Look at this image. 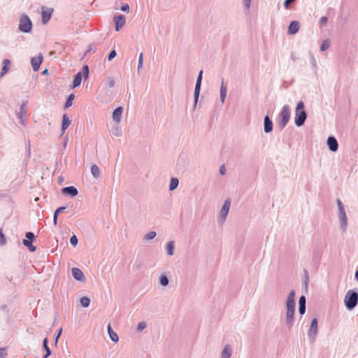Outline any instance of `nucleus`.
I'll return each instance as SVG.
<instances>
[{"mask_svg":"<svg viewBox=\"0 0 358 358\" xmlns=\"http://www.w3.org/2000/svg\"><path fill=\"white\" fill-rule=\"evenodd\" d=\"M295 292L294 290L289 292L288 296L286 306H287V322L289 324H292L294 320V315L295 311Z\"/></svg>","mask_w":358,"mask_h":358,"instance_id":"1","label":"nucleus"},{"mask_svg":"<svg viewBox=\"0 0 358 358\" xmlns=\"http://www.w3.org/2000/svg\"><path fill=\"white\" fill-rule=\"evenodd\" d=\"M306 113L304 109V104L303 101H299L295 109V124L300 127L301 126L306 119Z\"/></svg>","mask_w":358,"mask_h":358,"instance_id":"2","label":"nucleus"},{"mask_svg":"<svg viewBox=\"0 0 358 358\" xmlns=\"http://www.w3.org/2000/svg\"><path fill=\"white\" fill-rule=\"evenodd\" d=\"M344 301L346 308L349 310H352L357 304L358 294L352 290H349L345 296Z\"/></svg>","mask_w":358,"mask_h":358,"instance_id":"3","label":"nucleus"},{"mask_svg":"<svg viewBox=\"0 0 358 358\" xmlns=\"http://www.w3.org/2000/svg\"><path fill=\"white\" fill-rule=\"evenodd\" d=\"M20 30L23 32H29L32 28V23L29 17L25 15H23L20 21Z\"/></svg>","mask_w":358,"mask_h":358,"instance_id":"4","label":"nucleus"},{"mask_svg":"<svg viewBox=\"0 0 358 358\" xmlns=\"http://www.w3.org/2000/svg\"><path fill=\"white\" fill-rule=\"evenodd\" d=\"M280 117L282 126L285 127L290 117V108L288 106L285 105L283 106L280 112Z\"/></svg>","mask_w":358,"mask_h":358,"instance_id":"5","label":"nucleus"},{"mask_svg":"<svg viewBox=\"0 0 358 358\" xmlns=\"http://www.w3.org/2000/svg\"><path fill=\"white\" fill-rule=\"evenodd\" d=\"M26 238L27 239H24L22 243L27 246L31 252H34L36 250V248L33 245L31 241L34 238V234L32 232H27Z\"/></svg>","mask_w":358,"mask_h":358,"instance_id":"6","label":"nucleus"},{"mask_svg":"<svg viewBox=\"0 0 358 358\" xmlns=\"http://www.w3.org/2000/svg\"><path fill=\"white\" fill-rule=\"evenodd\" d=\"M202 74H203V71L201 70L199 72V76H198V78H197V80H196V86H195V90H194V97H195V101L196 102L198 100L200 88H201V80H202Z\"/></svg>","mask_w":358,"mask_h":358,"instance_id":"7","label":"nucleus"},{"mask_svg":"<svg viewBox=\"0 0 358 358\" xmlns=\"http://www.w3.org/2000/svg\"><path fill=\"white\" fill-rule=\"evenodd\" d=\"M53 10L52 8H42V20L44 24H46L51 17Z\"/></svg>","mask_w":358,"mask_h":358,"instance_id":"8","label":"nucleus"},{"mask_svg":"<svg viewBox=\"0 0 358 358\" xmlns=\"http://www.w3.org/2000/svg\"><path fill=\"white\" fill-rule=\"evenodd\" d=\"M230 205H231V201L230 199H227L224 203V205L220 210V215L221 217H222L223 220L225 219L228 212H229V208H230Z\"/></svg>","mask_w":358,"mask_h":358,"instance_id":"9","label":"nucleus"},{"mask_svg":"<svg viewBox=\"0 0 358 358\" xmlns=\"http://www.w3.org/2000/svg\"><path fill=\"white\" fill-rule=\"evenodd\" d=\"M317 333V320L314 318L310 324L308 334L310 336L314 338Z\"/></svg>","mask_w":358,"mask_h":358,"instance_id":"10","label":"nucleus"},{"mask_svg":"<svg viewBox=\"0 0 358 358\" xmlns=\"http://www.w3.org/2000/svg\"><path fill=\"white\" fill-rule=\"evenodd\" d=\"M115 21L116 31H119L120 28L124 27L126 22L125 17L123 15H118L115 17Z\"/></svg>","mask_w":358,"mask_h":358,"instance_id":"11","label":"nucleus"},{"mask_svg":"<svg viewBox=\"0 0 358 358\" xmlns=\"http://www.w3.org/2000/svg\"><path fill=\"white\" fill-rule=\"evenodd\" d=\"M72 275L75 279L77 280L83 281L85 279L83 271L78 268H72Z\"/></svg>","mask_w":358,"mask_h":358,"instance_id":"12","label":"nucleus"},{"mask_svg":"<svg viewBox=\"0 0 358 358\" xmlns=\"http://www.w3.org/2000/svg\"><path fill=\"white\" fill-rule=\"evenodd\" d=\"M62 193L64 194H69L71 196H75L78 194L77 189L73 186L66 187L62 189Z\"/></svg>","mask_w":358,"mask_h":358,"instance_id":"13","label":"nucleus"},{"mask_svg":"<svg viewBox=\"0 0 358 358\" xmlns=\"http://www.w3.org/2000/svg\"><path fill=\"white\" fill-rule=\"evenodd\" d=\"M299 29V23L297 21H292L288 27V34H294Z\"/></svg>","mask_w":358,"mask_h":358,"instance_id":"14","label":"nucleus"},{"mask_svg":"<svg viewBox=\"0 0 358 358\" xmlns=\"http://www.w3.org/2000/svg\"><path fill=\"white\" fill-rule=\"evenodd\" d=\"M43 57L38 56L31 59V65L34 71H38L42 62Z\"/></svg>","mask_w":358,"mask_h":358,"instance_id":"15","label":"nucleus"},{"mask_svg":"<svg viewBox=\"0 0 358 358\" xmlns=\"http://www.w3.org/2000/svg\"><path fill=\"white\" fill-rule=\"evenodd\" d=\"M327 144L331 151L335 152L338 150V143L335 138L331 136L329 137L327 140Z\"/></svg>","mask_w":358,"mask_h":358,"instance_id":"16","label":"nucleus"},{"mask_svg":"<svg viewBox=\"0 0 358 358\" xmlns=\"http://www.w3.org/2000/svg\"><path fill=\"white\" fill-rule=\"evenodd\" d=\"M123 108L122 107H117L113 113V117L115 121L119 122L121 120V116L122 114Z\"/></svg>","mask_w":358,"mask_h":358,"instance_id":"17","label":"nucleus"},{"mask_svg":"<svg viewBox=\"0 0 358 358\" xmlns=\"http://www.w3.org/2000/svg\"><path fill=\"white\" fill-rule=\"evenodd\" d=\"M273 123L268 116L264 118V131L268 133L272 131Z\"/></svg>","mask_w":358,"mask_h":358,"instance_id":"18","label":"nucleus"},{"mask_svg":"<svg viewBox=\"0 0 358 358\" xmlns=\"http://www.w3.org/2000/svg\"><path fill=\"white\" fill-rule=\"evenodd\" d=\"M71 122V121L69 118L68 115L66 114H64L63 117H62V127L63 133L69 127Z\"/></svg>","mask_w":358,"mask_h":358,"instance_id":"19","label":"nucleus"},{"mask_svg":"<svg viewBox=\"0 0 358 358\" xmlns=\"http://www.w3.org/2000/svg\"><path fill=\"white\" fill-rule=\"evenodd\" d=\"M10 62L9 59H4L3 62V68L1 73V76H4L8 71L10 68Z\"/></svg>","mask_w":358,"mask_h":358,"instance_id":"20","label":"nucleus"},{"mask_svg":"<svg viewBox=\"0 0 358 358\" xmlns=\"http://www.w3.org/2000/svg\"><path fill=\"white\" fill-rule=\"evenodd\" d=\"M81 80H82V73L78 72L76 74V76H75V78L73 80V87L75 88V87H78L81 83Z\"/></svg>","mask_w":358,"mask_h":358,"instance_id":"21","label":"nucleus"},{"mask_svg":"<svg viewBox=\"0 0 358 358\" xmlns=\"http://www.w3.org/2000/svg\"><path fill=\"white\" fill-rule=\"evenodd\" d=\"M231 354V350L229 345H227L224 347V350L222 353V358H230Z\"/></svg>","mask_w":358,"mask_h":358,"instance_id":"22","label":"nucleus"},{"mask_svg":"<svg viewBox=\"0 0 358 358\" xmlns=\"http://www.w3.org/2000/svg\"><path fill=\"white\" fill-rule=\"evenodd\" d=\"M108 334H109L110 339L114 342H117L118 341V336L116 333H115L112 330L110 325L108 327Z\"/></svg>","mask_w":358,"mask_h":358,"instance_id":"23","label":"nucleus"},{"mask_svg":"<svg viewBox=\"0 0 358 358\" xmlns=\"http://www.w3.org/2000/svg\"><path fill=\"white\" fill-rule=\"evenodd\" d=\"M91 173L95 178H97L100 176V170L96 165L92 166Z\"/></svg>","mask_w":358,"mask_h":358,"instance_id":"24","label":"nucleus"},{"mask_svg":"<svg viewBox=\"0 0 358 358\" xmlns=\"http://www.w3.org/2000/svg\"><path fill=\"white\" fill-rule=\"evenodd\" d=\"M226 96H227V87L224 86L222 83L221 85V87H220V96H221V100H222V103L224 102Z\"/></svg>","mask_w":358,"mask_h":358,"instance_id":"25","label":"nucleus"},{"mask_svg":"<svg viewBox=\"0 0 358 358\" xmlns=\"http://www.w3.org/2000/svg\"><path fill=\"white\" fill-rule=\"evenodd\" d=\"M66 208L65 207H59L58 208L55 213H54V217H53V223H54V225L56 226L57 225V217H58V215L59 213H61L62 210H64Z\"/></svg>","mask_w":358,"mask_h":358,"instance_id":"26","label":"nucleus"},{"mask_svg":"<svg viewBox=\"0 0 358 358\" xmlns=\"http://www.w3.org/2000/svg\"><path fill=\"white\" fill-rule=\"evenodd\" d=\"M43 348L46 352L43 358H48L50 355L51 351L48 345V339L47 338H45L43 341Z\"/></svg>","mask_w":358,"mask_h":358,"instance_id":"27","label":"nucleus"},{"mask_svg":"<svg viewBox=\"0 0 358 358\" xmlns=\"http://www.w3.org/2000/svg\"><path fill=\"white\" fill-rule=\"evenodd\" d=\"M27 113L26 105L22 104L19 111V117L22 120L25 117Z\"/></svg>","mask_w":358,"mask_h":358,"instance_id":"28","label":"nucleus"},{"mask_svg":"<svg viewBox=\"0 0 358 358\" xmlns=\"http://www.w3.org/2000/svg\"><path fill=\"white\" fill-rule=\"evenodd\" d=\"M90 300L88 297L87 296H83L80 299V303L81 305L85 307V308H87L90 305Z\"/></svg>","mask_w":358,"mask_h":358,"instance_id":"29","label":"nucleus"},{"mask_svg":"<svg viewBox=\"0 0 358 358\" xmlns=\"http://www.w3.org/2000/svg\"><path fill=\"white\" fill-rule=\"evenodd\" d=\"M74 98H75V95L73 94H71L69 96V98H68L67 101L65 103V107L66 108H69V107H71L72 106L73 100L74 99Z\"/></svg>","mask_w":358,"mask_h":358,"instance_id":"30","label":"nucleus"},{"mask_svg":"<svg viewBox=\"0 0 358 358\" xmlns=\"http://www.w3.org/2000/svg\"><path fill=\"white\" fill-rule=\"evenodd\" d=\"M178 185V180L177 178H171L170 182V190L175 189Z\"/></svg>","mask_w":358,"mask_h":358,"instance_id":"31","label":"nucleus"},{"mask_svg":"<svg viewBox=\"0 0 358 358\" xmlns=\"http://www.w3.org/2000/svg\"><path fill=\"white\" fill-rule=\"evenodd\" d=\"M329 46H330V41L328 39H326L322 42L320 49L322 51H324L327 49H328L329 48Z\"/></svg>","mask_w":358,"mask_h":358,"instance_id":"32","label":"nucleus"},{"mask_svg":"<svg viewBox=\"0 0 358 358\" xmlns=\"http://www.w3.org/2000/svg\"><path fill=\"white\" fill-rule=\"evenodd\" d=\"M166 249H167L168 255H172L173 253V241H170L169 243H168Z\"/></svg>","mask_w":358,"mask_h":358,"instance_id":"33","label":"nucleus"},{"mask_svg":"<svg viewBox=\"0 0 358 358\" xmlns=\"http://www.w3.org/2000/svg\"><path fill=\"white\" fill-rule=\"evenodd\" d=\"M339 215H340L341 220L343 222V224L345 225L346 222H347V217H346V215L345 213V210H343V211H340Z\"/></svg>","mask_w":358,"mask_h":358,"instance_id":"34","label":"nucleus"},{"mask_svg":"<svg viewBox=\"0 0 358 358\" xmlns=\"http://www.w3.org/2000/svg\"><path fill=\"white\" fill-rule=\"evenodd\" d=\"M6 242V237L3 234L2 229H0V245H4Z\"/></svg>","mask_w":358,"mask_h":358,"instance_id":"35","label":"nucleus"},{"mask_svg":"<svg viewBox=\"0 0 358 358\" xmlns=\"http://www.w3.org/2000/svg\"><path fill=\"white\" fill-rule=\"evenodd\" d=\"M143 53H140L139 59H138V70L141 69L143 67Z\"/></svg>","mask_w":358,"mask_h":358,"instance_id":"36","label":"nucleus"},{"mask_svg":"<svg viewBox=\"0 0 358 358\" xmlns=\"http://www.w3.org/2000/svg\"><path fill=\"white\" fill-rule=\"evenodd\" d=\"M160 283L163 286L167 285L168 283H169L168 278L166 276H164V275L162 276L161 278H160Z\"/></svg>","mask_w":358,"mask_h":358,"instance_id":"37","label":"nucleus"},{"mask_svg":"<svg viewBox=\"0 0 358 358\" xmlns=\"http://www.w3.org/2000/svg\"><path fill=\"white\" fill-rule=\"evenodd\" d=\"M70 243L73 245L76 246L78 243V239L75 235L72 236L70 238Z\"/></svg>","mask_w":358,"mask_h":358,"instance_id":"38","label":"nucleus"},{"mask_svg":"<svg viewBox=\"0 0 358 358\" xmlns=\"http://www.w3.org/2000/svg\"><path fill=\"white\" fill-rule=\"evenodd\" d=\"M155 236H156V232H155V231H150V233H148V234L146 235V238H147L148 240H151V239L154 238Z\"/></svg>","mask_w":358,"mask_h":358,"instance_id":"39","label":"nucleus"},{"mask_svg":"<svg viewBox=\"0 0 358 358\" xmlns=\"http://www.w3.org/2000/svg\"><path fill=\"white\" fill-rule=\"evenodd\" d=\"M146 327V323L145 322H141L138 324V329L142 331Z\"/></svg>","mask_w":358,"mask_h":358,"instance_id":"40","label":"nucleus"},{"mask_svg":"<svg viewBox=\"0 0 358 358\" xmlns=\"http://www.w3.org/2000/svg\"><path fill=\"white\" fill-rule=\"evenodd\" d=\"M299 306H306V298L304 296H301L299 299Z\"/></svg>","mask_w":358,"mask_h":358,"instance_id":"41","label":"nucleus"},{"mask_svg":"<svg viewBox=\"0 0 358 358\" xmlns=\"http://www.w3.org/2000/svg\"><path fill=\"white\" fill-rule=\"evenodd\" d=\"M116 56L115 50H112L108 55V60H112Z\"/></svg>","mask_w":358,"mask_h":358,"instance_id":"42","label":"nucleus"},{"mask_svg":"<svg viewBox=\"0 0 358 358\" xmlns=\"http://www.w3.org/2000/svg\"><path fill=\"white\" fill-rule=\"evenodd\" d=\"M62 329L60 328L58 331V332L55 335V343H57V341H58V339L60 337L61 334H62Z\"/></svg>","mask_w":358,"mask_h":358,"instance_id":"43","label":"nucleus"},{"mask_svg":"<svg viewBox=\"0 0 358 358\" xmlns=\"http://www.w3.org/2000/svg\"><path fill=\"white\" fill-rule=\"evenodd\" d=\"M337 203H338V206L339 212L343 211L344 210V206H343L342 202L339 199H338Z\"/></svg>","mask_w":358,"mask_h":358,"instance_id":"44","label":"nucleus"},{"mask_svg":"<svg viewBox=\"0 0 358 358\" xmlns=\"http://www.w3.org/2000/svg\"><path fill=\"white\" fill-rule=\"evenodd\" d=\"M121 10L124 12H129V6L127 3L123 5L122 7H121Z\"/></svg>","mask_w":358,"mask_h":358,"instance_id":"45","label":"nucleus"},{"mask_svg":"<svg viewBox=\"0 0 358 358\" xmlns=\"http://www.w3.org/2000/svg\"><path fill=\"white\" fill-rule=\"evenodd\" d=\"M327 22V17H322L320 20V23L321 25H324Z\"/></svg>","mask_w":358,"mask_h":358,"instance_id":"46","label":"nucleus"},{"mask_svg":"<svg viewBox=\"0 0 358 358\" xmlns=\"http://www.w3.org/2000/svg\"><path fill=\"white\" fill-rule=\"evenodd\" d=\"M84 70H85V78H87L88 76H89V68L87 66H84Z\"/></svg>","mask_w":358,"mask_h":358,"instance_id":"47","label":"nucleus"},{"mask_svg":"<svg viewBox=\"0 0 358 358\" xmlns=\"http://www.w3.org/2000/svg\"><path fill=\"white\" fill-rule=\"evenodd\" d=\"M305 310H306V306H299V313H300L301 315L304 314Z\"/></svg>","mask_w":358,"mask_h":358,"instance_id":"48","label":"nucleus"},{"mask_svg":"<svg viewBox=\"0 0 358 358\" xmlns=\"http://www.w3.org/2000/svg\"><path fill=\"white\" fill-rule=\"evenodd\" d=\"M6 355V353L5 349H3V348L0 349V357H4Z\"/></svg>","mask_w":358,"mask_h":358,"instance_id":"49","label":"nucleus"},{"mask_svg":"<svg viewBox=\"0 0 358 358\" xmlns=\"http://www.w3.org/2000/svg\"><path fill=\"white\" fill-rule=\"evenodd\" d=\"M225 171H226V169H225V166H224V165H222V166L220 167V173H221L222 175H224V174L225 173Z\"/></svg>","mask_w":358,"mask_h":358,"instance_id":"50","label":"nucleus"},{"mask_svg":"<svg viewBox=\"0 0 358 358\" xmlns=\"http://www.w3.org/2000/svg\"><path fill=\"white\" fill-rule=\"evenodd\" d=\"M294 1V0H285V3H284L285 6V7H287V6H288V5H289L290 3L293 2Z\"/></svg>","mask_w":358,"mask_h":358,"instance_id":"51","label":"nucleus"},{"mask_svg":"<svg viewBox=\"0 0 358 358\" xmlns=\"http://www.w3.org/2000/svg\"><path fill=\"white\" fill-rule=\"evenodd\" d=\"M251 0H245V6L248 8L250 7Z\"/></svg>","mask_w":358,"mask_h":358,"instance_id":"52","label":"nucleus"},{"mask_svg":"<svg viewBox=\"0 0 358 358\" xmlns=\"http://www.w3.org/2000/svg\"><path fill=\"white\" fill-rule=\"evenodd\" d=\"M113 85H114V81L111 80L110 81V83H109V86H110V87H113Z\"/></svg>","mask_w":358,"mask_h":358,"instance_id":"53","label":"nucleus"},{"mask_svg":"<svg viewBox=\"0 0 358 358\" xmlns=\"http://www.w3.org/2000/svg\"><path fill=\"white\" fill-rule=\"evenodd\" d=\"M355 278L358 280V270L355 273Z\"/></svg>","mask_w":358,"mask_h":358,"instance_id":"54","label":"nucleus"},{"mask_svg":"<svg viewBox=\"0 0 358 358\" xmlns=\"http://www.w3.org/2000/svg\"><path fill=\"white\" fill-rule=\"evenodd\" d=\"M47 73H48V70H47V69H45V70L43 71V73H44V74H46Z\"/></svg>","mask_w":358,"mask_h":358,"instance_id":"55","label":"nucleus"}]
</instances>
